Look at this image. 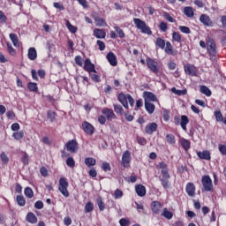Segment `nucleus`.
Wrapping results in <instances>:
<instances>
[{
  "label": "nucleus",
  "instance_id": "1",
  "mask_svg": "<svg viewBox=\"0 0 226 226\" xmlns=\"http://www.w3.org/2000/svg\"><path fill=\"white\" fill-rule=\"evenodd\" d=\"M133 22L137 29H139V31H141L143 34H148V36H151V34H153L151 28L148 27L147 24H146V21H143L139 18H134Z\"/></svg>",
  "mask_w": 226,
  "mask_h": 226
},
{
  "label": "nucleus",
  "instance_id": "2",
  "mask_svg": "<svg viewBox=\"0 0 226 226\" xmlns=\"http://www.w3.org/2000/svg\"><path fill=\"white\" fill-rule=\"evenodd\" d=\"M207 50L209 54L211 61H215L216 59V56L218 51L216 50V42L213 41V39H209L207 42Z\"/></svg>",
  "mask_w": 226,
  "mask_h": 226
},
{
  "label": "nucleus",
  "instance_id": "3",
  "mask_svg": "<svg viewBox=\"0 0 226 226\" xmlns=\"http://www.w3.org/2000/svg\"><path fill=\"white\" fill-rule=\"evenodd\" d=\"M68 180L64 177H60L58 184V190L64 197H70V192H68Z\"/></svg>",
  "mask_w": 226,
  "mask_h": 226
},
{
  "label": "nucleus",
  "instance_id": "4",
  "mask_svg": "<svg viewBox=\"0 0 226 226\" xmlns=\"http://www.w3.org/2000/svg\"><path fill=\"white\" fill-rule=\"evenodd\" d=\"M201 183L203 185L202 192H213V180L209 176H203Z\"/></svg>",
  "mask_w": 226,
  "mask_h": 226
},
{
  "label": "nucleus",
  "instance_id": "5",
  "mask_svg": "<svg viewBox=\"0 0 226 226\" xmlns=\"http://www.w3.org/2000/svg\"><path fill=\"white\" fill-rule=\"evenodd\" d=\"M184 72L185 75H189L190 77H197L199 75V69L192 64L184 65Z\"/></svg>",
  "mask_w": 226,
  "mask_h": 226
},
{
  "label": "nucleus",
  "instance_id": "6",
  "mask_svg": "<svg viewBox=\"0 0 226 226\" xmlns=\"http://www.w3.org/2000/svg\"><path fill=\"white\" fill-rule=\"evenodd\" d=\"M147 66L153 73H158L160 68L158 67V62L154 61L151 57H147Z\"/></svg>",
  "mask_w": 226,
  "mask_h": 226
},
{
  "label": "nucleus",
  "instance_id": "7",
  "mask_svg": "<svg viewBox=\"0 0 226 226\" xmlns=\"http://www.w3.org/2000/svg\"><path fill=\"white\" fill-rule=\"evenodd\" d=\"M156 169L161 170V173L163 176V177H170V174H169V166L167 165V162H158V164L156 165Z\"/></svg>",
  "mask_w": 226,
  "mask_h": 226
},
{
  "label": "nucleus",
  "instance_id": "8",
  "mask_svg": "<svg viewBox=\"0 0 226 226\" xmlns=\"http://www.w3.org/2000/svg\"><path fill=\"white\" fill-rule=\"evenodd\" d=\"M65 148L69 153H77L79 151V143L75 139L69 140L65 144Z\"/></svg>",
  "mask_w": 226,
  "mask_h": 226
},
{
  "label": "nucleus",
  "instance_id": "9",
  "mask_svg": "<svg viewBox=\"0 0 226 226\" xmlns=\"http://www.w3.org/2000/svg\"><path fill=\"white\" fill-rule=\"evenodd\" d=\"M83 69L85 70V72H87V73H96L94 64H92L91 59L89 58H87L85 60Z\"/></svg>",
  "mask_w": 226,
  "mask_h": 226
},
{
  "label": "nucleus",
  "instance_id": "10",
  "mask_svg": "<svg viewBox=\"0 0 226 226\" xmlns=\"http://www.w3.org/2000/svg\"><path fill=\"white\" fill-rule=\"evenodd\" d=\"M130 162H132V154L130 151H125L122 155V165L124 168L130 167Z\"/></svg>",
  "mask_w": 226,
  "mask_h": 226
},
{
  "label": "nucleus",
  "instance_id": "11",
  "mask_svg": "<svg viewBox=\"0 0 226 226\" xmlns=\"http://www.w3.org/2000/svg\"><path fill=\"white\" fill-rule=\"evenodd\" d=\"M102 113L106 116V118L108 121H112V119H116V113H114V110L109 108H104L102 110Z\"/></svg>",
  "mask_w": 226,
  "mask_h": 226
},
{
  "label": "nucleus",
  "instance_id": "12",
  "mask_svg": "<svg viewBox=\"0 0 226 226\" xmlns=\"http://www.w3.org/2000/svg\"><path fill=\"white\" fill-rule=\"evenodd\" d=\"M200 21L207 27H213V20H211V18H209L207 14H202L200 17Z\"/></svg>",
  "mask_w": 226,
  "mask_h": 226
},
{
  "label": "nucleus",
  "instance_id": "13",
  "mask_svg": "<svg viewBox=\"0 0 226 226\" xmlns=\"http://www.w3.org/2000/svg\"><path fill=\"white\" fill-rule=\"evenodd\" d=\"M82 129L87 133V135H93V133H94V126H93L89 122H84L82 124Z\"/></svg>",
  "mask_w": 226,
  "mask_h": 226
},
{
  "label": "nucleus",
  "instance_id": "14",
  "mask_svg": "<svg viewBox=\"0 0 226 226\" xmlns=\"http://www.w3.org/2000/svg\"><path fill=\"white\" fill-rule=\"evenodd\" d=\"M144 100H145V103H151V102H157L158 98L156 97V95H154V94L151 93V92H144Z\"/></svg>",
  "mask_w": 226,
  "mask_h": 226
},
{
  "label": "nucleus",
  "instance_id": "15",
  "mask_svg": "<svg viewBox=\"0 0 226 226\" xmlns=\"http://www.w3.org/2000/svg\"><path fill=\"white\" fill-rule=\"evenodd\" d=\"M130 94H119L117 95V100L124 107V109H128V98Z\"/></svg>",
  "mask_w": 226,
  "mask_h": 226
},
{
  "label": "nucleus",
  "instance_id": "16",
  "mask_svg": "<svg viewBox=\"0 0 226 226\" xmlns=\"http://www.w3.org/2000/svg\"><path fill=\"white\" fill-rule=\"evenodd\" d=\"M156 130H158V124L156 123L148 124L145 127V132L147 133V135H153Z\"/></svg>",
  "mask_w": 226,
  "mask_h": 226
},
{
  "label": "nucleus",
  "instance_id": "17",
  "mask_svg": "<svg viewBox=\"0 0 226 226\" xmlns=\"http://www.w3.org/2000/svg\"><path fill=\"white\" fill-rule=\"evenodd\" d=\"M106 57L111 66H117V57L113 52H109Z\"/></svg>",
  "mask_w": 226,
  "mask_h": 226
},
{
  "label": "nucleus",
  "instance_id": "18",
  "mask_svg": "<svg viewBox=\"0 0 226 226\" xmlns=\"http://www.w3.org/2000/svg\"><path fill=\"white\" fill-rule=\"evenodd\" d=\"M27 57L30 61H36V58L38 57V52L36 51L35 48H29Z\"/></svg>",
  "mask_w": 226,
  "mask_h": 226
},
{
  "label": "nucleus",
  "instance_id": "19",
  "mask_svg": "<svg viewBox=\"0 0 226 226\" xmlns=\"http://www.w3.org/2000/svg\"><path fill=\"white\" fill-rule=\"evenodd\" d=\"M151 209L155 215H160V211H162V203H160V201H153L151 203Z\"/></svg>",
  "mask_w": 226,
  "mask_h": 226
},
{
  "label": "nucleus",
  "instance_id": "20",
  "mask_svg": "<svg viewBox=\"0 0 226 226\" xmlns=\"http://www.w3.org/2000/svg\"><path fill=\"white\" fill-rule=\"evenodd\" d=\"M185 191L189 197H193L195 195V185L193 183H188Z\"/></svg>",
  "mask_w": 226,
  "mask_h": 226
},
{
  "label": "nucleus",
  "instance_id": "21",
  "mask_svg": "<svg viewBox=\"0 0 226 226\" xmlns=\"http://www.w3.org/2000/svg\"><path fill=\"white\" fill-rule=\"evenodd\" d=\"M135 192L139 197H145L146 195V186L142 185H137L135 186Z\"/></svg>",
  "mask_w": 226,
  "mask_h": 226
},
{
  "label": "nucleus",
  "instance_id": "22",
  "mask_svg": "<svg viewBox=\"0 0 226 226\" xmlns=\"http://www.w3.org/2000/svg\"><path fill=\"white\" fill-rule=\"evenodd\" d=\"M197 156H199L200 160H211V153L207 150L197 152Z\"/></svg>",
  "mask_w": 226,
  "mask_h": 226
},
{
  "label": "nucleus",
  "instance_id": "23",
  "mask_svg": "<svg viewBox=\"0 0 226 226\" xmlns=\"http://www.w3.org/2000/svg\"><path fill=\"white\" fill-rule=\"evenodd\" d=\"M94 36H95V38L102 40L105 38V36H107V34L102 29L95 28L94 30Z\"/></svg>",
  "mask_w": 226,
  "mask_h": 226
},
{
  "label": "nucleus",
  "instance_id": "24",
  "mask_svg": "<svg viewBox=\"0 0 226 226\" xmlns=\"http://www.w3.org/2000/svg\"><path fill=\"white\" fill-rule=\"evenodd\" d=\"M161 216H163L166 220H172V218H174V214L165 207L162 209Z\"/></svg>",
  "mask_w": 226,
  "mask_h": 226
},
{
  "label": "nucleus",
  "instance_id": "25",
  "mask_svg": "<svg viewBox=\"0 0 226 226\" xmlns=\"http://www.w3.org/2000/svg\"><path fill=\"white\" fill-rule=\"evenodd\" d=\"M26 220L29 223H37L38 217L33 212H30L26 215Z\"/></svg>",
  "mask_w": 226,
  "mask_h": 226
},
{
  "label": "nucleus",
  "instance_id": "26",
  "mask_svg": "<svg viewBox=\"0 0 226 226\" xmlns=\"http://www.w3.org/2000/svg\"><path fill=\"white\" fill-rule=\"evenodd\" d=\"M188 123H190V119L186 115H183L181 117L180 126L185 132H186V124H188Z\"/></svg>",
  "mask_w": 226,
  "mask_h": 226
},
{
  "label": "nucleus",
  "instance_id": "27",
  "mask_svg": "<svg viewBox=\"0 0 226 226\" xmlns=\"http://www.w3.org/2000/svg\"><path fill=\"white\" fill-rule=\"evenodd\" d=\"M180 144H181L183 149H185V151H188V149H190V147L192 146V143L190 142V140H188L185 138L180 139Z\"/></svg>",
  "mask_w": 226,
  "mask_h": 226
},
{
  "label": "nucleus",
  "instance_id": "28",
  "mask_svg": "<svg viewBox=\"0 0 226 226\" xmlns=\"http://www.w3.org/2000/svg\"><path fill=\"white\" fill-rule=\"evenodd\" d=\"M169 179H170V177H159V181H161L162 185L163 186V188H170V182L169 181Z\"/></svg>",
  "mask_w": 226,
  "mask_h": 226
},
{
  "label": "nucleus",
  "instance_id": "29",
  "mask_svg": "<svg viewBox=\"0 0 226 226\" xmlns=\"http://www.w3.org/2000/svg\"><path fill=\"white\" fill-rule=\"evenodd\" d=\"M85 164L87 165V167H88L90 169V167H94V165H96V159L93 158V157H87L85 159Z\"/></svg>",
  "mask_w": 226,
  "mask_h": 226
},
{
  "label": "nucleus",
  "instance_id": "30",
  "mask_svg": "<svg viewBox=\"0 0 226 226\" xmlns=\"http://www.w3.org/2000/svg\"><path fill=\"white\" fill-rule=\"evenodd\" d=\"M94 22L98 27H105V26H107V22H105V19H103L100 17H95Z\"/></svg>",
  "mask_w": 226,
  "mask_h": 226
},
{
  "label": "nucleus",
  "instance_id": "31",
  "mask_svg": "<svg viewBox=\"0 0 226 226\" xmlns=\"http://www.w3.org/2000/svg\"><path fill=\"white\" fill-rule=\"evenodd\" d=\"M9 37L14 47H20V44L19 43V36H17L16 34H10Z\"/></svg>",
  "mask_w": 226,
  "mask_h": 226
},
{
  "label": "nucleus",
  "instance_id": "32",
  "mask_svg": "<svg viewBox=\"0 0 226 226\" xmlns=\"http://www.w3.org/2000/svg\"><path fill=\"white\" fill-rule=\"evenodd\" d=\"M184 14L186 15L188 17V19H192V17H193V15H195V12L193 11V8L185 7Z\"/></svg>",
  "mask_w": 226,
  "mask_h": 226
},
{
  "label": "nucleus",
  "instance_id": "33",
  "mask_svg": "<svg viewBox=\"0 0 226 226\" xmlns=\"http://www.w3.org/2000/svg\"><path fill=\"white\" fill-rule=\"evenodd\" d=\"M114 110L117 116H123L124 114V109H123V106L120 104H113Z\"/></svg>",
  "mask_w": 226,
  "mask_h": 226
},
{
  "label": "nucleus",
  "instance_id": "34",
  "mask_svg": "<svg viewBox=\"0 0 226 226\" xmlns=\"http://www.w3.org/2000/svg\"><path fill=\"white\" fill-rule=\"evenodd\" d=\"M145 109L149 114L154 112L155 106L152 102H145Z\"/></svg>",
  "mask_w": 226,
  "mask_h": 226
},
{
  "label": "nucleus",
  "instance_id": "35",
  "mask_svg": "<svg viewBox=\"0 0 226 226\" xmlns=\"http://www.w3.org/2000/svg\"><path fill=\"white\" fill-rule=\"evenodd\" d=\"M97 206L100 211H105V202H103V199L102 197H98L96 200Z\"/></svg>",
  "mask_w": 226,
  "mask_h": 226
},
{
  "label": "nucleus",
  "instance_id": "36",
  "mask_svg": "<svg viewBox=\"0 0 226 226\" xmlns=\"http://www.w3.org/2000/svg\"><path fill=\"white\" fill-rule=\"evenodd\" d=\"M200 92L206 96H211V90L206 86H200Z\"/></svg>",
  "mask_w": 226,
  "mask_h": 226
},
{
  "label": "nucleus",
  "instance_id": "37",
  "mask_svg": "<svg viewBox=\"0 0 226 226\" xmlns=\"http://www.w3.org/2000/svg\"><path fill=\"white\" fill-rule=\"evenodd\" d=\"M155 45L156 47H159V49H165V40L158 37L156 40H155Z\"/></svg>",
  "mask_w": 226,
  "mask_h": 226
},
{
  "label": "nucleus",
  "instance_id": "38",
  "mask_svg": "<svg viewBox=\"0 0 226 226\" xmlns=\"http://www.w3.org/2000/svg\"><path fill=\"white\" fill-rule=\"evenodd\" d=\"M0 160H2L3 165H8L10 158L4 152H2L0 154Z\"/></svg>",
  "mask_w": 226,
  "mask_h": 226
},
{
  "label": "nucleus",
  "instance_id": "39",
  "mask_svg": "<svg viewBox=\"0 0 226 226\" xmlns=\"http://www.w3.org/2000/svg\"><path fill=\"white\" fill-rule=\"evenodd\" d=\"M94 209V204L93 202L89 201L86 203L85 205V213H91Z\"/></svg>",
  "mask_w": 226,
  "mask_h": 226
},
{
  "label": "nucleus",
  "instance_id": "40",
  "mask_svg": "<svg viewBox=\"0 0 226 226\" xmlns=\"http://www.w3.org/2000/svg\"><path fill=\"white\" fill-rule=\"evenodd\" d=\"M172 40L173 41H177V43H181L182 36L177 32L172 33Z\"/></svg>",
  "mask_w": 226,
  "mask_h": 226
},
{
  "label": "nucleus",
  "instance_id": "41",
  "mask_svg": "<svg viewBox=\"0 0 226 226\" xmlns=\"http://www.w3.org/2000/svg\"><path fill=\"white\" fill-rule=\"evenodd\" d=\"M27 88L29 89V91L36 93L38 91V85L36 83L29 82L27 84Z\"/></svg>",
  "mask_w": 226,
  "mask_h": 226
},
{
  "label": "nucleus",
  "instance_id": "42",
  "mask_svg": "<svg viewBox=\"0 0 226 226\" xmlns=\"http://www.w3.org/2000/svg\"><path fill=\"white\" fill-rule=\"evenodd\" d=\"M16 200H17L19 206H20V207L26 206V198H24V196L18 195L16 198Z\"/></svg>",
  "mask_w": 226,
  "mask_h": 226
},
{
  "label": "nucleus",
  "instance_id": "43",
  "mask_svg": "<svg viewBox=\"0 0 226 226\" xmlns=\"http://www.w3.org/2000/svg\"><path fill=\"white\" fill-rule=\"evenodd\" d=\"M7 52L10 54V56H15L17 54V50L13 49V46H11V43L7 42Z\"/></svg>",
  "mask_w": 226,
  "mask_h": 226
},
{
  "label": "nucleus",
  "instance_id": "44",
  "mask_svg": "<svg viewBox=\"0 0 226 226\" xmlns=\"http://www.w3.org/2000/svg\"><path fill=\"white\" fill-rule=\"evenodd\" d=\"M178 29H179V31H181V33H184V34H192V30H190V27H188V26H179Z\"/></svg>",
  "mask_w": 226,
  "mask_h": 226
},
{
  "label": "nucleus",
  "instance_id": "45",
  "mask_svg": "<svg viewBox=\"0 0 226 226\" xmlns=\"http://www.w3.org/2000/svg\"><path fill=\"white\" fill-rule=\"evenodd\" d=\"M25 195L26 197H28V199H33L34 192H33V189H31V187H26L25 189Z\"/></svg>",
  "mask_w": 226,
  "mask_h": 226
},
{
  "label": "nucleus",
  "instance_id": "46",
  "mask_svg": "<svg viewBox=\"0 0 226 226\" xmlns=\"http://www.w3.org/2000/svg\"><path fill=\"white\" fill-rule=\"evenodd\" d=\"M13 139L15 140H20L21 139L24 138V132H17L12 134Z\"/></svg>",
  "mask_w": 226,
  "mask_h": 226
},
{
  "label": "nucleus",
  "instance_id": "47",
  "mask_svg": "<svg viewBox=\"0 0 226 226\" xmlns=\"http://www.w3.org/2000/svg\"><path fill=\"white\" fill-rule=\"evenodd\" d=\"M47 116H48L49 119H50L51 123H54V121H56V117L57 115L56 114V112H54L52 110H49L47 113Z\"/></svg>",
  "mask_w": 226,
  "mask_h": 226
},
{
  "label": "nucleus",
  "instance_id": "48",
  "mask_svg": "<svg viewBox=\"0 0 226 226\" xmlns=\"http://www.w3.org/2000/svg\"><path fill=\"white\" fill-rule=\"evenodd\" d=\"M166 140L168 144H176V137L173 134H168L166 136Z\"/></svg>",
  "mask_w": 226,
  "mask_h": 226
},
{
  "label": "nucleus",
  "instance_id": "49",
  "mask_svg": "<svg viewBox=\"0 0 226 226\" xmlns=\"http://www.w3.org/2000/svg\"><path fill=\"white\" fill-rule=\"evenodd\" d=\"M66 27L67 29H69L71 33H73V34L77 33V27L72 25V23H70V21L68 20L66 21Z\"/></svg>",
  "mask_w": 226,
  "mask_h": 226
},
{
  "label": "nucleus",
  "instance_id": "50",
  "mask_svg": "<svg viewBox=\"0 0 226 226\" xmlns=\"http://www.w3.org/2000/svg\"><path fill=\"white\" fill-rule=\"evenodd\" d=\"M165 52L166 54H172L173 47L170 41L166 42Z\"/></svg>",
  "mask_w": 226,
  "mask_h": 226
},
{
  "label": "nucleus",
  "instance_id": "51",
  "mask_svg": "<svg viewBox=\"0 0 226 226\" xmlns=\"http://www.w3.org/2000/svg\"><path fill=\"white\" fill-rule=\"evenodd\" d=\"M159 29L160 31H162V33H166L167 29H169V25H167V23L165 22H161L159 24Z\"/></svg>",
  "mask_w": 226,
  "mask_h": 226
},
{
  "label": "nucleus",
  "instance_id": "52",
  "mask_svg": "<svg viewBox=\"0 0 226 226\" xmlns=\"http://www.w3.org/2000/svg\"><path fill=\"white\" fill-rule=\"evenodd\" d=\"M90 77H91V79L93 80V82H101L102 79H100V75L98 74H93V72H90L89 73Z\"/></svg>",
  "mask_w": 226,
  "mask_h": 226
},
{
  "label": "nucleus",
  "instance_id": "53",
  "mask_svg": "<svg viewBox=\"0 0 226 226\" xmlns=\"http://www.w3.org/2000/svg\"><path fill=\"white\" fill-rule=\"evenodd\" d=\"M66 165H68L71 169H73V167H75V160H73V157L67 158Z\"/></svg>",
  "mask_w": 226,
  "mask_h": 226
},
{
  "label": "nucleus",
  "instance_id": "54",
  "mask_svg": "<svg viewBox=\"0 0 226 226\" xmlns=\"http://www.w3.org/2000/svg\"><path fill=\"white\" fill-rule=\"evenodd\" d=\"M115 31L118 34L119 38H124V32L119 26H115Z\"/></svg>",
  "mask_w": 226,
  "mask_h": 226
},
{
  "label": "nucleus",
  "instance_id": "55",
  "mask_svg": "<svg viewBox=\"0 0 226 226\" xmlns=\"http://www.w3.org/2000/svg\"><path fill=\"white\" fill-rule=\"evenodd\" d=\"M74 61L78 66H82L84 64V59H82V56H76Z\"/></svg>",
  "mask_w": 226,
  "mask_h": 226
},
{
  "label": "nucleus",
  "instance_id": "56",
  "mask_svg": "<svg viewBox=\"0 0 226 226\" xmlns=\"http://www.w3.org/2000/svg\"><path fill=\"white\" fill-rule=\"evenodd\" d=\"M113 197L116 200L121 199V197H123V191H121L120 189H117L113 194Z\"/></svg>",
  "mask_w": 226,
  "mask_h": 226
},
{
  "label": "nucleus",
  "instance_id": "57",
  "mask_svg": "<svg viewBox=\"0 0 226 226\" xmlns=\"http://www.w3.org/2000/svg\"><path fill=\"white\" fill-rule=\"evenodd\" d=\"M215 116L216 121H219V122L223 121V115L222 114V111L220 110L215 111Z\"/></svg>",
  "mask_w": 226,
  "mask_h": 226
},
{
  "label": "nucleus",
  "instance_id": "58",
  "mask_svg": "<svg viewBox=\"0 0 226 226\" xmlns=\"http://www.w3.org/2000/svg\"><path fill=\"white\" fill-rule=\"evenodd\" d=\"M163 17L164 19H166V20H168V22H171V23L176 22V19H174V18H172V16H170L169 12H164Z\"/></svg>",
  "mask_w": 226,
  "mask_h": 226
},
{
  "label": "nucleus",
  "instance_id": "59",
  "mask_svg": "<svg viewBox=\"0 0 226 226\" xmlns=\"http://www.w3.org/2000/svg\"><path fill=\"white\" fill-rule=\"evenodd\" d=\"M40 173H41V176H42V177H47V176H49V170H47V168L43 166L41 167Z\"/></svg>",
  "mask_w": 226,
  "mask_h": 226
},
{
  "label": "nucleus",
  "instance_id": "60",
  "mask_svg": "<svg viewBox=\"0 0 226 226\" xmlns=\"http://www.w3.org/2000/svg\"><path fill=\"white\" fill-rule=\"evenodd\" d=\"M8 20V18L6 15H4V12L3 11H0V22L2 24H6V21Z\"/></svg>",
  "mask_w": 226,
  "mask_h": 226
},
{
  "label": "nucleus",
  "instance_id": "61",
  "mask_svg": "<svg viewBox=\"0 0 226 226\" xmlns=\"http://www.w3.org/2000/svg\"><path fill=\"white\" fill-rule=\"evenodd\" d=\"M102 170H104V172L110 171V163L103 162L102 165Z\"/></svg>",
  "mask_w": 226,
  "mask_h": 226
},
{
  "label": "nucleus",
  "instance_id": "62",
  "mask_svg": "<svg viewBox=\"0 0 226 226\" xmlns=\"http://www.w3.org/2000/svg\"><path fill=\"white\" fill-rule=\"evenodd\" d=\"M119 223H120V226H128L130 225V220L122 218L120 219Z\"/></svg>",
  "mask_w": 226,
  "mask_h": 226
},
{
  "label": "nucleus",
  "instance_id": "63",
  "mask_svg": "<svg viewBox=\"0 0 226 226\" xmlns=\"http://www.w3.org/2000/svg\"><path fill=\"white\" fill-rule=\"evenodd\" d=\"M219 151L221 154L226 156V146L225 145H219Z\"/></svg>",
  "mask_w": 226,
  "mask_h": 226
},
{
  "label": "nucleus",
  "instance_id": "64",
  "mask_svg": "<svg viewBox=\"0 0 226 226\" xmlns=\"http://www.w3.org/2000/svg\"><path fill=\"white\" fill-rule=\"evenodd\" d=\"M97 45L99 47V50H101V51L105 50V42L99 40V41H97Z\"/></svg>",
  "mask_w": 226,
  "mask_h": 226
}]
</instances>
